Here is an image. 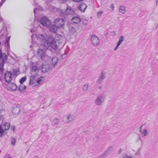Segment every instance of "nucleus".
Returning a JSON list of instances; mask_svg holds the SVG:
<instances>
[{
	"label": "nucleus",
	"mask_w": 158,
	"mask_h": 158,
	"mask_svg": "<svg viewBox=\"0 0 158 158\" xmlns=\"http://www.w3.org/2000/svg\"><path fill=\"white\" fill-rule=\"evenodd\" d=\"M32 41L39 40L41 43V46L44 50L50 51L53 53H56L57 49V45L55 38L50 35L48 39L42 34H32L31 36Z\"/></svg>",
	"instance_id": "1"
},
{
	"label": "nucleus",
	"mask_w": 158,
	"mask_h": 158,
	"mask_svg": "<svg viewBox=\"0 0 158 158\" xmlns=\"http://www.w3.org/2000/svg\"><path fill=\"white\" fill-rule=\"evenodd\" d=\"M0 34H1L0 37L1 38L3 36L5 38V40L3 42V44H4L5 46L7 48H10L9 40L10 38V36L8 37H7V28L6 27H3L2 29L0 31Z\"/></svg>",
	"instance_id": "2"
},
{
	"label": "nucleus",
	"mask_w": 158,
	"mask_h": 158,
	"mask_svg": "<svg viewBox=\"0 0 158 158\" xmlns=\"http://www.w3.org/2000/svg\"><path fill=\"white\" fill-rule=\"evenodd\" d=\"M75 14V11L70 6H68L65 11L62 13L61 15L64 18L68 19V16L73 15Z\"/></svg>",
	"instance_id": "3"
},
{
	"label": "nucleus",
	"mask_w": 158,
	"mask_h": 158,
	"mask_svg": "<svg viewBox=\"0 0 158 158\" xmlns=\"http://www.w3.org/2000/svg\"><path fill=\"white\" fill-rule=\"evenodd\" d=\"M39 22L43 26L47 27H49L51 23L50 21L45 16L42 17Z\"/></svg>",
	"instance_id": "4"
},
{
	"label": "nucleus",
	"mask_w": 158,
	"mask_h": 158,
	"mask_svg": "<svg viewBox=\"0 0 158 158\" xmlns=\"http://www.w3.org/2000/svg\"><path fill=\"white\" fill-rule=\"evenodd\" d=\"M30 69V73L31 74L39 75V69L36 64L34 63H31Z\"/></svg>",
	"instance_id": "5"
},
{
	"label": "nucleus",
	"mask_w": 158,
	"mask_h": 158,
	"mask_svg": "<svg viewBox=\"0 0 158 158\" xmlns=\"http://www.w3.org/2000/svg\"><path fill=\"white\" fill-rule=\"evenodd\" d=\"M104 100V96L102 94H100L94 101V103L97 106H100L102 104Z\"/></svg>",
	"instance_id": "6"
},
{
	"label": "nucleus",
	"mask_w": 158,
	"mask_h": 158,
	"mask_svg": "<svg viewBox=\"0 0 158 158\" xmlns=\"http://www.w3.org/2000/svg\"><path fill=\"white\" fill-rule=\"evenodd\" d=\"M10 123H4L3 124H2L0 126V136H2L3 132H4V129L6 130H8L10 127Z\"/></svg>",
	"instance_id": "7"
},
{
	"label": "nucleus",
	"mask_w": 158,
	"mask_h": 158,
	"mask_svg": "<svg viewBox=\"0 0 158 158\" xmlns=\"http://www.w3.org/2000/svg\"><path fill=\"white\" fill-rule=\"evenodd\" d=\"M54 22L59 28H61L64 25V20L63 19L57 18L55 20Z\"/></svg>",
	"instance_id": "8"
},
{
	"label": "nucleus",
	"mask_w": 158,
	"mask_h": 158,
	"mask_svg": "<svg viewBox=\"0 0 158 158\" xmlns=\"http://www.w3.org/2000/svg\"><path fill=\"white\" fill-rule=\"evenodd\" d=\"M38 54L40 56V58L42 60L47 61L48 56L45 55L44 51L41 49H39L38 51Z\"/></svg>",
	"instance_id": "9"
},
{
	"label": "nucleus",
	"mask_w": 158,
	"mask_h": 158,
	"mask_svg": "<svg viewBox=\"0 0 158 158\" xmlns=\"http://www.w3.org/2000/svg\"><path fill=\"white\" fill-rule=\"evenodd\" d=\"M12 73L10 72L6 71L4 74L5 78L6 81L8 83H10L12 80Z\"/></svg>",
	"instance_id": "10"
},
{
	"label": "nucleus",
	"mask_w": 158,
	"mask_h": 158,
	"mask_svg": "<svg viewBox=\"0 0 158 158\" xmlns=\"http://www.w3.org/2000/svg\"><path fill=\"white\" fill-rule=\"evenodd\" d=\"M7 56L6 55H5L4 57L1 58L2 63L1 64V67H0V76H2L3 75V71L4 70L3 65L5 62L7 60Z\"/></svg>",
	"instance_id": "11"
},
{
	"label": "nucleus",
	"mask_w": 158,
	"mask_h": 158,
	"mask_svg": "<svg viewBox=\"0 0 158 158\" xmlns=\"http://www.w3.org/2000/svg\"><path fill=\"white\" fill-rule=\"evenodd\" d=\"M91 41L92 44L94 46L98 45L99 43V40L98 37L95 35H93L91 38Z\"/></svg>",
	"instance_id": "12"
},
{
	"label": "nucleus",
	"mask_w": 158,
	"mask_h": 158,
	"mask_svg": "<svg viewBox=\"0 0 158 158\" xmlns=\"http://www.w3.org/2000/svg\"><path fill=\"white\" fill-rule=\"evenodd\" d=\"M52 68V67L49 64H43L41 66V71L43 73H45L48 71Z\"/></svg>",
	"instance_id": "13"
},
{
	"label": "nucleus",
	"mask_w": 158,
	"mask_h": 158,
	"mask_svg": "<svg viewBox=\"0 0 158 158\" xmlns=\"http://www.w3.org/2000/svg\"><path fill=\"white\" fill-rule=\"evenodd\" d=\"M113 150V147L112 146L108 148L106 151L103 154L99 157V158H105Z\"/></svg>",
	"instance_id": "14"
},
{
	"label": "nucleus",
	"mask_w": 158,
	"mask_h": 158,
	"mask_svg": "<svg viewBox=\"0 0 158 158\" xmlns=\"http://www.w3.org/2000/svg\"><path fill=\"white\" fill-rule=\"evenodd\" d=\"M48 59H50L51 60L52 63H51L50 64L52 68H54L57 63L58 59L56 57H53L52 58L49 57Z\"/></svg>",
	"instance_id": "15"
},
{
	"label": "nucleus",
	"mask_w": 158,
	"mask_h": 158,
	"mask_svg": "<svg viewBox=\"0 0 158 158\" xmlns=\"http://www.w3.org/2000/svg\"><path fill=\"white\" fill-rule=\"evenodd\" d=\"M87 6L84 3L81 2L77 7V9L82 12H84Z\"/></svg>",
	"instance_id": "16"
},
{
	"label": "nucleus",
	"mask_w": 158,
	"mask_h": 158,
	"mask_svg": "<svg viewBox=\"0 0 158 158\" xmlns=\"http://www.w3.org/2000/svg\"><path fill=\"white\" fill-rule=\"evenodd\" d=\"M68 28L69 32L71 34L73 35L76 32V29L73 24H69Z\"/></svg>",
	"instance_id": "17"
},
{
	"label": "nucleus",
	"mask_w": 158,
	"mask_h": 158,
	"mask_svg": "<svg viewBox=\"0 0 158 158\" xmlns=\"http://www.w3.org/2000/svg\"><path fill=\"white\" fill-rule=\"evenodd\" d=\"M31 75L30 77V80L29 84L32 85L36 81V78L39 75L37 74H31Z\"/></svg>",
	"instance_id": "18"
},
{
	"label": "nucleus",
	"mask_w": 158,
	"mask_h": 158,
	"mask_svg": "<svg viewBox=\"0 0 158 158\" xmlns=\"http://www.w3.org/2000/svg\"><path fill=\"white\" fill-rule=\"evenodd\" d=\"M105 78V73L104 71H102L100 75V77L97 80V83L98 84H100L102 81Z\"/></svg>",
	"instance_id": "19"
},
{
	"label": "nucleus",
	"mask_w": 158,
	"mask_h": 158,
	"mask_svg": "<svg viewBox=\"0 0 158 158\" xmlns=\"http://www.w3.org/2000/svg\"><path fill=\"white\" fill-rule=\"evenodd\" d=\"M49 27V30L50 31L54 33H56L57 29L59 28L56 24L51 25V24Z\"/></svg>",
	"instance_id": "20"
},
{
	"label": "nucleus",
	"mask_w": 158,
	"mask_h": 158,
	"mask_svg": "<svg viewBox=\"0 0 158 158\" xmlns=\"http://www.w3.org/2000/svg\"><path fill=\"white\" fill-rule=\"evenodd\" d=\"M71 20L73 23L75 24H78L81 21V19L78 16H74L72 18Z\"/></svg>",
	"instance_id": "21"
},
{
	"label": "nucleus",
	"mask_w": 158,
	"mask_h": 158,
	"mask_svg": "<svg viewBox=\"0 0 158 158\" xmlns=\"http://www.w3.org/2000/svg\"><path fill=\"white\" fill-rule=\"evenodd\" d=\"M143 125L141 126L140 127V131L141 133V135L142 137L147 136L148 135L147 130L146 129H144L142 131V127Z\"/></svg>",
	"instance_id": "22"
},
{
	"label": "nucleus",
	"mask_w": 158,
	"mask_h": 158,
	"mask_svg": "<svg viewBox=\"0 0 158 158\" xmlns=\"http://www.w3.org/2000/svg\"><path fill=\"white\" fill-rule=\"evenodd\" d=\"M20 112V108L19 107L16 106L12 110V112L15 114H16L19 113Z\"/></svg>",
	"instance_id": "23"
},
{
	"label": "nucleus",
	"mask_w": 158,
	"mask_h": 158,
	"mask_svg": "<svg viewBox=\"0 0 158 158\" xmlns=\"http://www.w3.org/2000/svg\"><path fill=\"white\" fill-rule=\"evenodd\" d=\"M10 88L13 91H15L16 90L17 88V86L16 85L13 83L10 84L9 85Z\"/></svg>",
	"instance_id": "24"
},
{
	"label": "nucleus",
	"mask_w": 158,
	"mask_h": 158,
	"mask_svg": "<svg viewBox=\"0 0 158 158\" xmlns=\"http://www.w3.org/2000/svg\"><path fill=\"white\" fill-rule=\"evenodd\" d=\"M68 122L67 123H68L69 122L72 121L74 119V117L73 115L69 114L66 116Z\"/></svg>",
	"instance_id": "25"
},
{
	"label": "nucleus",
	"mask_w": 158,
	"mask_h": 158,
	"mask_svg": "<svg viewBox=\"0 0 158 158\" xmlns=\"http://www.w3.org/2000/svg\"><path fill=\"white\" fill-rule=\"evenodd\" d=\"M26 88V86L23 84H20L19 87V90L21 93Z\"/></svg>",
	"instance_id": "26"
},
{
	"label": "nucleus",
	"mask_w": 158,
	"mask_h": 158,
	"mask_svg": "<svg viewBox=\"0 0 158 158\" xmlns=\"http://www.w3.org/2000/svg\"><path fill=\"white\" fill-rule=\"evenodd\" d=\"M119 12L123 14H124L126 12L125 7L123 6H120L119 7Z\"/></svg>",
	"instance_id": "27"
},
{
	"label": "nucleus",
	"mask_w": 158,
	"mask_h": 158,
	"mask_svg": "<svg viewBox=\"0 0 158 158\" xmlns=\"http://www.w3.org/2000/svg\"><path fill=\"white\" fill-rule=\"evenodd\" d=\"M124 36L123 35L121 36L120 37L119 39V41L118 42L117 44H118L120 45L123 42L124 40Z\"/></svg>",
	"instance_id": "28"
},
{
	"label": "nucleus",
	"mask_w": 158,
	"mask_h": 158,
	"mask_svg": "<svg viewBox=\"0 0 158 158\" xmlns=\"http://www.w3.org/2000/svg\"><path fill=\"white\" fill-rule=\"evenodd\" d=\"M26 79L27 77L26 76H25L21 78L19 81V82L20 84H23V83L26 81Z\"/></svg>",
	"instance_id": "29"
},
{
	"label": "nucleus",
	"mask_w": 158,
	"mask_h": 158,
	"mask_svg": "<svg viewBox=\"0 0 158 158\" xmlns=\"http://www.w3.org/2000/svg\"><path fill=\"white\" fill-rule=\"evenodd\" d=\"M89 85L87 84H86L83 85L82 87V90L84 91H86L88 89Z\"/></svg>",
	"instance_id": "30"
},
{
	"label": "nucleus",
	"mask_w": 158,
	"mask_h": 158,
	"mask_svg": "<svg viewBox=\"0 0 158 158\" xmlns=\"http://www.w3.org/2000/svg\"><path fill=\"white\" fill-rule=\"evenodd\" d=\"M67 55V53L66 51H65L64 53L61 55V57L62 59H64L65 58Z\"/></svg>",
	"instance_id": "31"
},
{
	"label": "nucleus",
	"mask_w": 158,
	"mask_h": 158,
	"mask_svg": "<svg viewBox=\"0 0 158 158\" xmlns=\"http://www.w3.org/2000/svg\"><path fill=\"white\" fill-rule=\"evenodd\" d=\"M59 119L57 118H55L53 120L54 123L55 125H57L59 122Z\"/></svg>",
	"instance_id": "32"
},
{
	"label": "nucleus",
	"mask_w": 158,
	"mask_h": 158,
	"mask_svg": "<svg viewBox=\"0 0 158 158\" xmlns=\"http://www.w3.org/2000/svg\"><path fill=\"white\" fill-rule=\"evenodd\" d=\"M16 140L14 138H12L11 139V144L13 145H15Z\"/></svg>",
	"instance_id": "33"
},
{
	"label": "nucleus",
	"mask_w": 158,
	"mask_h": 158,
	"mask_svg": "<svg viewBox=\"0 0 158 158\" xmlns=\"http://www.w3.org/2000/svg\"><path fill=\"white\" fill-rule=\"evenodd\" d=\"M81 21L82 23V24L83 25H86L88 24V20H87L82 19V20Z\"/></svg>",
	"instance_id": "34"
},
{
	"label": "nucleus",
	"mask_w": 158,
	"mask_h": 158,
	"mask_svg": "<svg viewBox=\"0 0 158 158\" xmlns=\"http://www.w3.org/2000/svg\"><path fill=\"white\" fill-rule=\"evenodd\" d=\"M42 77H40L37 78L36 81V82L39 84H40L41 82L43 81L42 80Z\"/></svg>",
	"instance_id": "35"
},
{
	"label": "nucleus",
	"mask_w": 158,
	"mask_h": 158,
	"mask_svg": "<svg viewBox=\"0 0 158 158\" xmlns=\"http://www.w3.org/2000/svg\"><path fill=\"white\" fill-rule=\"evenodd\" d=\"M19 72V69H13V73L14 75H17V73Z\"/></svg>",
	"instance_id": "36"
},
{
	"label": "nucleus",
	"mask_w": 158,
	"mask_h": 158,
	"mask_svg": "<svg viewBox=\"0 0 158 158\" xmlns=\"http://www.w3.org/2000/svg\"><path fill=\"white\" fill-rule=\"evenodd\" d=\"M122 157L123 158H132L131 156H128L126 154H123Z\"/></svg>",
	"instance_id": "37"
},
{
	"label": "nucleus",
	"mask_w": 158,
	"mask_h": 158,
	"mask_svg": "<svg viewBox=\"0 0 158 158\" xmlns=\"http://www.w3.org/2000/svg\"><path fill=\"white\" fill-rule=\"evenodd\" d=\"M33 2H34V4L32 3L33 6H37L38 7H39L40 6L36 2L35 0H33Z\"/></svg>",
	"instance_id": "38"
},
{
	"label": "nucleus",
	"mask_w": 158,
	"mask_h": 158,
	"mask_svg": "<svg viewBox=\"0 0 158 158\" xmlns=\"http://www.w3.org/2000/svg\"><path fill=\"white\" fill-rule=\"evenodd\" d=\"M110 7V8L112 10H114V7L113 3L111 4Z\"/></svg>",
	"instance_id": "39"
},
{
	"label": "nucleus",
	"mask_w": 158,
	"mask_h": 158,
	"mask_svg": "<svg viewBox=\"0 0 158 158\" xmlns=\"http://www.w3.org/2000/svg\"><path fill=\"white\" fill-rule=\"evenodd\" d=\"M141 150L140 148H139L137 152L136 153V155H140V151Z\"/></svg>",
	"instance_id": "40"
},
{
	"label": "nucleus",
	"mask_w": 158,
	"mask_h": 158,
	"mask_svg": "<svg viewBox=\"0 0 158 158\" xmlns=\"http://www.w3.org/2000/svg\"><path fill=\"white\" fill-rule=\"evenodd\" d=\"M4 158H11V156L10 155H6L4 156Z\"/></svg>",
	"instance_id": "41"
},
{
	"label": "nucleus",
	"mask_w": 158,
	"mask_h": 158,
	"mask_svg": "<svg viewBox=\"0 0 158 158\" xmlns=\"http://www.w3.org/2000/svg\"><path fill=\"white\" fill-rule=\"evenodd\" d=\"M111 35L112 36H114L116 35L115 32L114 31H112L111 32Z\"/></svg>",
	"instance_id": "42"
},
{
	"label": "nucleus",
	"mask_w": 158,
	"mask_h": 158,
	"mask_svg": "<svg viewBox=\"0 0 158 158\" xmlns=\"http://www.w3.org/2000/svg\"><path fill=\"white\" fill-rule=\"evenodd\" d=\"M38 8H35L34 10V14L35 16V14H36V10H38Z\"/></svg>",
	"instance_id": "43"
},
{
	"label": "nucleus",
	"mask_w": 158,
	"mask_h": 158,
	"mask_svg": "<svg viewBox=\"0 0 158 158\" xmlns=\"http://www.w3.org/2000/svg\"><path fill=\"white\" fill-rule=\"evenodd\" d=\"M5 1H4V0H2V1L0 3V7L1 6L3 5V4L4 3Z\"/></svg>",
	"instance_id": "44"
},
{
	"label": "nucleus",
	"mask_w": 158,
	"mask_h": 158,
	"mask_svg": "<svg viewBox=\"0 0 158 158\" xmlns=\"http://www.w3.org/2000/svg\"><path fill=\"white\" fill-rule=\"evenodd\" d=\"M120 45L119 44H117V45L116 46V47L114 48V50H116L118 48V47H119V46Z\"/></svg>",
	"instance_id": "45"
},
{
	"label": "nucleus",
	"mask_w": 158,
	"mask_h": 158,
	"mask_svg": "<svg viewBox=\"0 0 158 158\" xmlns=\"http://www.w3.org/2000/svg\"><path fill=\"white\" fill-rule=\"evenodd\" d=\"M15 129V127L14 126H12L11 127V129L13 131H14V130Z\"/></svg>",
	"instance_id": "46"
},
{
	"label": "nucleus",
	"mask_w": 158,
	"mask_h": 158,
	"mask_svg": "<svg viewBox=\"0 0 158 158\" xmlns=\"http://www.w3.org/2000/svg\"><path fill=\"white\" fill-rule=\"evenodd\" d=\"M2 52L1 50H0V59H1V58L2 57Z\"/></svg>",
	"instance_id": "47"
},
{
	"label": "nucleus",
	"mask_w": 158,
	"mask_h": 158,
	"mask_svg": "<svg viewBox=\"0 0 158 158\" xmlns=\"http://www.w3.org/2000/svg\"><path fill=\"white\" fill-rule=\"evenodd\" d=\"M121 152H122V150H121V149H120L119 150V151H118V153L119 154H120L121 153Z\"/></svg>",
	"instance_id": "48"
},
{
	"label": "nucleus",
	"mask_w": 158,
	"mask_h": 158,
	"mask_svg": "<svg viewBox=\"0 0 158 158\" xmlns=\"http://www.w3.org/2000/svg\"><path fill=\"white\" fill-rule=\"evenodd\" d=\"M98 89H99V90H101V89H102V86H98Z\"/></svg>",
	"instance_id": "49"
},
{
	"label": "nucleus",
	"mask_w": 158,
	"mask_h": 158,
	"mask_svg": "<svg viewBox=\"0 0 158 158\" xmlns=\"http://www.w3.org/2000/svg\"><path fill=\"white\" fill-rule=\"evenodd\" d=\"M101 15V14H100V13L99 12H98L97 13V15L98 16H100Z\"/></svg>",
	"instance_id": "50"
},
{
	"label": "nucleus",
	"mask_w": 158,
	"mask_h": 158,
	"mask_svg": "<svg viewBox=\"0 0 158 158\" xmlns=\"http://www.w3.org/2000/svg\"><path fill=\"white\" fill-rule=\"evenodd\" d=\"M33 158H39L37 156H35Z\"/></svg>",
	"instance_id": "51"
},
{
	"label": "nucleus",
	"mask_w": 158,
	"mask_h": 158,
	"mask_svg": "<svg viewBox=\"0 0 158 158\" xmlns=\"http://www.w3.org/2000/svg\"><path fill=\"white\" fill-rule=\"evenodd\" d=\"M98 12L100 13V14H101L103 13V12L102 11H101L100 12Z\"/></svg>",
	"instance_id": "52"
},
{
	"label": "nucleus",
	"mask_w": 158,
	"mask_h": 158,
	"mask_svg": "<svg viewBox=\"0 0 158 158\" xmlns=\"http://www.w3.org/2000/svg\"><path fill=\"white\" fill-rule=\"evenodd\" d=\"M60 1H61L63 2H65L67 0H60Z\"/></svg>",
	"instance_id": "53"
},
{
	"label": "nucleus",
	"mask_w": 158,
	"mask_h": 158,
	"mask_svg": "<svg viewBox=\"0 0 158 158\" xmlns=\"http://www.w3.org/2000/svg\"><path fill=\"white\" fill-rule=\"evenodd\" d=\"M2 18H0V21H2Z\"/></svg>",
	"instance_id": "54"
},
{
	"label": "nucleus",
	"mask_w": 158,
	"mask_h": 158,
	"mask_svg": "<svg viewBox=\"0 0 158 158\" xmlns=\"http://www.w3.org/2000/svg\"><path fill=\"white\" fill-rule=\"evenodd\" d=\"M29 151V149H27V153H28V152Z\"/></svg>",
	"instance_id": "55"
},
{
	"label": "nucleus",
	"mask_w": 158,
	"mask_h": 158,
	"mask_svg": "<svg viewBox=\"0 0 158 158\" xmlns=\"http://www.w3.org/2000/svg\"><path fill=\"white\" fill-rule=\"evenodd\" d=\"M96 138L98 139V136H97L96 137Z\"/></svg>",
	"instance_id": "56"
},
{
	"label": "nucleus",
	"mask_w": 158,
	"mask_h": 158,
	"mask_svg": "<svg viewBox=\"0 0 158 158\" xmlns=\"http://www.w3.org/2000/svg\"><path fill=\"white\" fill-rule=\"evenodd\" d=\"M158 2H157V1H156V3L157 4H158Z\"/></svg>",
	"instance_id": "57"
},
{
	"label": "nucleus",
	"mask_w": 158,
	"mask_h": 158,
	"mask_svg": "<svg viewBox=\"0 0 158 158\" xmlns=\"http://www.w3.org/2000/svg\"><path fill=\"white\" fill-rule=\"evenodd\" d=\"M157 2H158V0H157Z\"/></svg>",
	"instance_id": "58"
},
{
	"label": "nucleus",
	"mask_w": 158,
	"mask_h": 158,
	"mask_svg": "<svg viewBox=\"0 0 158 158\" xmlns=\"http://www.w3.org/2000/svg\"><path fill=\"white\" fill-rule=\"evenodd\" d=\"M4 1H6V0H4Z\"/></svg>",
	"instance_id": "59"
}]
</instances>
